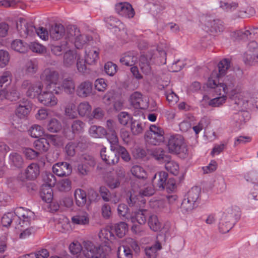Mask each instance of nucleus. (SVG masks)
<instances>
[{
  "instance_id": "obj_49",
  "label": "nucleus",
  "mask_w": 258,
  "mask_h": 258,
  "mask_svg": "<svg viewBox=\"0 0 258 258\" xmlns=\"http://www.w3.org/2000/svg\"><path fill=\"white\" fill-rule=\"evenodd\" d=\"M145 210H140L135 213L134 216L130 217V220L132 222L135 223L137 222L139 224L142 225L145 223L146 221V216L144 214Z\"/></svg>"
},
{
  "instance_id": "obj_11",
  "label": "nucleus",
  "mask_w": 258,
  "mask_h": 258,
  "mask_svg": "<svg viewBox=\"0 0 258 258\" xmlns=\"http://www.w3.org/2000/svg\"><path fill=\"white\" fill-rule=\"evenodd\" d=\"M205 30L212 33L222 32L224 27L223 22L219 19H214L211 17L206 18Z\"/></svg>"
},
{
  "instance_id": "obj_32",
  "label": "nucleus",
  "mask_w": 258,
  "mask_h": 258,
  "mask_svg": "<svg viewBox=\"0 0 258 258\" xmlns=\"http://www.w3.org/2000/svg\"><path fill=\"white\" fill-rule=\"evenodd\" d=\"M11 47L17 52L24 53L28 51L29 47L26 42L20 39H16L12 42Z\"/></svg>"
},
{
  "instance_id": "obj_53",
  "label": "nucleus",
  "mask_w": 258,
  "mask_h": 258,
  "mask_svg": "<svg viewBox=\"0 0 258 258\" xmlns=\"http://www.w3.org/2000/svg\"><path fill=\"white\" fill-rule=\"evenodd\" d=\"M209 120L206 117H204L201 119L198 124L192 127V129L196 135L203 129L204 127H207L209 124Z\"/></svg>"
},
{
  "instance_id": "obj_42",
  "label": "nucleus",
  "mask_w": 258,
  "mask_h": 258,
  "mask_svg": "<svg viewBox=\"0 0 258 258\" xmlns=\"http://www.w3.org/2000/svg\"><path fill=\"white\" fill-rule=\"evenodd\" d=\"M162 248L161 244L157 242L152 246L147 247L145 249V252L148 258H156L157 251Z\"/></svg>"
},
{
  "instance_id": "obj_31",
  "label": "nucleus",
  "mask_w": 258,
  "mask_h": 258,
  "mask_svg": "<svg viewBox=\"0 0 258 258\" xmlns=\"http://www.w3.org/2000/svg\"><path fill=\"white\" fill-rule=\"evenodd\" d=\"M258 33V28L249 29H241L236 32V35L239 39L246 40L252 38V36Z\"/></svg>"
},
{
  "instance_id": "obj_18",
  "label": "nucleus",
  "mask_w": 258,
  "mask_h": 258,
  "mask_svg": "<svg viewBox=\"0 0 258 258\" xmlns=\"http://www.w3.org/2000/svg\"><path fill=\"white\" fill-rule=\"evenodd\" d=\"M168 178V173L165 171L156 173L152 178V183L155 188L158 190L165 188L166 182Z\"/></svg>"
},
{
  "instance_id": "obj_47",
  "label": "nucleus",
  "mask_w": 258,
  "mask_h": 258,
  "mask_svg": "<svg viewBox=\"0 0 258 258\" xmlns=\"http://www.w3.org/2000/svg\"><path fill=\"white\" fill-rule=\"evenodd\" d=\"M132 174L136 177L139 179H145L147 177V173L145 169L141 166L136 165L132 167L131 169Z\"/></svg>"
},
{
  "instance_id": "obj_21",
  "label": "nucleus",
  "mask_w": 258,
  "mask_h": 258,
  "mask_svg": "<svg viewBox=\"0 0 258 258\" xmlns=\"http://www.w3.org/2000/svg\"><path fill=\"white\" fill-rule=\"evenodd\" d=\"M9 163L12 168L20 169L24 164L22 156L17 152H12L9 156Z\"/></svg>"
},
{
  "instance_id": "obj_22",
  "label": "nucleus",
  "mask_w": 258,
  "mask_h": 258,
  "mask_svg": "<svg viewBox=\"0 0 258 258\" xmlns=\"http://www.w3.org/2000/svg\"><path fill=\"white\" fill-rule=\"evenodd\" d=\"M130 102L136 109H144L147 107L146 102L144 101L142 94L139 92H134L130 96Z\"/></svg>"
},
{
  "instance_id": "obj_30",
  "label": "nucleus",
  "mask_w": 258,
  "mask_h": 258,
  "mask_svg": "<svg viewBox=\"0 0 258 258\" xmlns=\"http://www.w3.org/2000/svg\"><path fill=\"white\" fill-rule=\"evenodd\" d=\"M76 204L79 207H84L86 204L87 195L85 191L78 188L75 190L74 192Z\"/></svg>"
},
{
  "instance_id": "obj_5",
  "label": "nucleus",
  "mask_w": 258,
  "mask_h": 258,
  "mask_svg": "<svg viewBox=\"0 0 258 258\" xmlns=\"http://www.w3.org/2000/svg\"><path fill=\"white\" fill-rule=\"evenodd\" d=\"M65 38L73 43L77 49L83 48L84 45L90 40L89 36L81 34L80 30L75 26L67 30Z\"/></svg>"
},
{
  "instance_id": "obj_51",
  "label": "nucleus",
  "mask_w": 258,
  "mask_h": 258,
  "mask_svg": "<svg viewBox=\"0 0 258 258\" xmlns=\"http://www.w3.org/2000/svg\"><path fill=\"white\" fill-rule=\"evenodd\" d=\"M201 189L198 186L192 187L187 192L186 197L190 200H193L197 204L199 203Z\"/></svg>"
},
{
  "instance_id": "obj_2",
  "label": "nucleus",
  "mask_w": 258,
  "mask_h": 258,
  "mask_svg": "<svg viewBox=\"0 0 258 258\" xmlns=\"http://www.w3.org/2000/svg\"><path fill=\"white\" fill-rule=\"evenodd\" d=\"M239 216L238 211L233 208H229L224 212L219 223V230L222 233L228 232L233 227L237 217Z\"/></svg>"
},
{
  "instance_id": "obj_64",
  "label": "nucleus",
  "mask_w": 258,
  "mask_h": 258,
  "mask_svg": "<svg viewBox=\"0 0 258 258\" xmlns=\"http://www.w3.org/2000/svg\"><path fill=\"white\" fill-rule=\"evenodd\" d=\"M15 214L13 212H8L5 214L2 218V223L4 227H8L15 220Z\"/></svg>"
},
{
  "instance_id": "obj_10",
  "label": "nucleus",
  "mask_w": 258,
  "mask_h": 258,
  "mask_svg": "<svg viewBox=\"0 0 258 258\" xmlns=\"http://www.w3.org/2000/svg\"><path fill=\"white\" fill-rule=\"evenodd\" d=\"M43 86L40 83L32 84L29 80H24L22 84L23 89H27L26 94L27 96L33 98L38 96L42 90Z\"/></svg>"
},
{
  "instance_id": "obj_55",
  "label": "nucleus",
  "mask_w": 258,
  "mask_h": 258,
  "mask_svg": "<svg viewBox=\"0 0 258 258\" xmlns=\"http://www.w3.org/2000/svg\"><path fill=\"white\" fill-rule=\"evenodd\" d=\"M113 151H116L124 161L128 162L130 161L131 159L130 155L124 147L120 145L117 146Z\"/></svg>"
},
{
  "instance_id": "obj_48",
  "label": "nucleus",
  "mask_w": 258,
  "mask_h": 258,
  "mask_svg": "<svg viewBox=\"0 0 258 258\" xmlns=\"http://www.w3.org/2000/svg\"><path fill=\"white\" fill-rule=\"evenodd\" d=\"M106 138L110 144L111 150H113L118 145V139L115 131L107 132L105 135Z\"/></svg>"
},
{
  "instance_id": "obj_29",
  "label": "nucleus",
  "mask_w": 258,
  "mask_h": 258,
  "mask_svg": "<svg viewBox=\"0 0 258 258\" xmlns=\"http://www.w3.org/2000/svg\"><path fill=\"white\" fill-rule=\"evenodd\" d=\"M153 157L160 163H164L170 160V156L161 148H155L152 153Z\"/></svg>"
},
{
  "instance_id": "obj_40",
  "label": "nucleus",
  "mask_w": 258,
  "mask_h": 258,
  "mask_svg": "<svg viewBox=\"0 0 258 258\" xmlns=\"http://www.w3.org/2000/svg\"><path fill=\"white\" fill-rule=\"evenodd\" d=\"M243 59L246 65L254 66L257 64H258V52L244 53Z\"/></svg>"
},
{
  "instance_id": "obj_50",
  "label": "nucleus",
  "mask_w": 258,
  "mask_h": 258,
  "mask_svg": "<svg viewBox=\"0 0 258 258\" xmlns=\"http://www.w3.org/2000/svg\"><path fill=\"white\" fill-rule=\"evenodd\" d=\"M127 225L124 222H121L117 223L115 226V231L116 234L119 238L123 237L127 231Z\"/></svg>"
},
{
  "instance_id": "obj_25",
  "label": "nucleus",
  "mask_w": 258,
  "mask_h": 258,
  "mask_svg": "<svg viewBox=\"0 0 258 258\" xmlns=\"http://www.w3.org/2000/svg\"><path fill=\"white\" fill-rule=\"evenodd\" d=\"M114 151L106 152V148H102L100 150V156L102 159L107 164H114L117 163L118 158L116 157Z\"/></svg>"
},
{
  "instance_id": "obj_54",
  "label": "nucleus",
  "mask_w": 258,
  "mask_h": 258,
  "mask_svg": "<svg viewBox=\"0 0 258 258\" xmlns=\"http://www.w3.org/2000/svg\"><path fill=\"white\" fill-rule=\"evenodd\" d=\"M165 168L171 173L176 175L178 173L179 166L178 164L174 161L169 160L165 161Z\"/></svg>"
},
{
  "instance_id": "obj_17",
  "label": "nucleus",
  "mask_w": 258,
  "mask_h": 258,
  "mask_svg": "<svg viewBox=\"0 0 258 258\" xmlns=\"http://www.w3.org/2000/svg\"><path fill=\"white\" fill-rule=\"evenodd\" d=\"M116 12L120 16L132 18L135 15V11L132 5L128 3H120L115 6Z\"/></svg>"
},
{
  "instance_id": "obj_6",
  "label": "nucleus",
  "mask_w": 258,
  "mask_h": 258,
  "mask_svg": "<svg viewBox=\"0 0 258 258\" xmlns=\"http://www.w3.org/2000/svg\"><path fill=\"white\" fill-rule=\"evenodd\" d=\"M247 104V102H245L243 99L238 98L235 100L233 105V109L238 111L234 114L233 118L239 124H243L250 118L249 113L244 110Z\"/></svg>"
},
{
  "instance_id": "obj_13",
  "label": "nucleus",
  "mask_w": 258,
  "mask_h": 258,
  "mask_svg": "<svg viewBox=\"0 0 258 258\" xmlns=\"http://www.w3.org/2000/svg\"><path fill=\"white\" fill-rule=\"evenodd\" d=\"M39 101L45 106L52 107L57 103V98L55 96L53 92L50 91H43L38 96Z\"/></svg>"
},
{
  "instance_id": "obj_60",
  "label": "nucleus",
  "mask_w": 258,
  "mask_h": 258,
  "mask_svg": "<svg viewBox=\"0 0 258 258\" xmlns=\"http://www.w3.org/2000/svg\"><path fill=\"white\" fill-rule=\"evenodd\" d=\"M29 135L33 138H37L43 134L42 127L37 124L32 125L29 130Z\"/></svg>"
},
{
  "instance_id": "obj_41",
  "label": "nucleus",
  "mask_w": 258,
  "mask_h": 258,
  "mask_svg": "<svg viewBox=\"0 0 258 258\" xmlns=\"http://www.w3.org/2000/svg\"><path fill=\"white\" fill-rule=\"evenodd\" d=\"M117 255L118 258H133V253L130 247L125 245H121L118 247Z\"/></svg>"
},
{
  "instance_id": "obj_44",
  "label": "nucleus",
  "mask_w": 258,
  "mask_h": 258,
  "mask_svg": "<svg viewBox=\"0 0 258 258\" xmlns=\"http://www.w3.org/2000/svg\"><path fill=\"white\" fill-rule=\"evenodd\" d=\"M217 94L220 96L211 99L209 103L210 106L214 107H219L225 103L227 98L226 94L221 91L219 92Z\"/></svg>"
},
{
  "instance_id": "obj_56",
  "label": "nucleus",
  "mask_w": 258,
  "mask_h": 258,
  "mask_svg": "<svg viewBox=\"0 0 258 258\" xmlns=\"http://www.w3.org/2000/svg\"><path fill=\"white\" fill-rule=\"evenodd\" d=\"M61 128L60 123L55 118H52L47 124V130L51 133H57Z\"/></svg>"
},
{
  "instance_id": "obj_45",
  "label": "nucleus",
  "mask_w": 258,
  "mask_h": 258,
  "mask_svg": "<svg viewBox=\"0 0 258 258\" xmlns=\"http://www.w3.org/2000/svg\"><path fill=\"white\" fill-rule=\"evenodd\" d=\"M148 224L150 229L154 231H158L161 228V224L155 215H152L149 217Z\"/></svg>"
},
{
  "instance_id": "obj_62",
  "label": "nucleus",
  "mask_w": 258,
  "mask_h": 258,
  "mask_svg": "<svg viewBox=\"0 0 258 258\" xmlns=\"http://www.w3.org/2000/svg\"><path fill=\"white\" fill-rule=\"evenodd\" d=\"M71 181L68 178L63 179L59 181L57 187L61 191H68L71 189Z\"/></svg>"
},
{
  "instance_id": "obj_35",
  "label": "nucleus",
  "mask_w": 258,
  "mask_h": 258,
  "mask_svg": "<svg viewBox=\"0 0 258 258\" xmlns=\"http://www.w3.org/2000/svg\"><path fill=\"white\" fill-rule=\"evenodd\" d=\"M72 222L74 224L86 225L89 223V218L87 213H82L72 217Z\"/></svg>"
},
{
  "instance_id": "obj_26",
  "label": "nucleus",
  "mask_w": 258,
  "mask_h": 258,
  "mask_svg": "<svg viewBox=\"0 0 258 258\" xmlns=\"http://www.w3.org/2000/svg\"><path fill=\"white\" fill-rule=\"evenodd\" d=\"M99 49L96 48L86 47L85 49V61L88 64H94L99 58Z\"/></svg>"
},
{
  "instance_id": "obj_9",
  "label": "nucleus",
  "mask_w": 258,
  "mask_h": 258,
  "mask_svg": "<svg viewBox=\"0 0 258 258\" xmlns=\"http://www.w3.org/2000/svg\"><path fill=\"white\" fill-rule=\"evenodd\" d=\"M41 79L48 84L47 88L51 85H56L59 81V73L53 68H47L44 70L40 76Z\"/></svg>"
},
{
  "instance_id": "obj_61",
  "label": "nucleus",
  "mask_w": 258,
  "mask_h": 258,
  "mask_svg": "<svg viewBox=\"0 0 258 258\" xmlns=\"http://www.w3.org/2000/svg\"><path fill=\"white\" fill-rule=\"evenodd\" d=\"M85 123L80 120H74L71 125L72 132L73 134H80L83 132Z\"/></svg>"
},
{
  "instance_id": "obj_33",
  "label": "nucleus",
  "mask_w": 258,
  "mask_h": 258,
  "mask_svg": "<svg viewBox=\"0 0 258 258\" xmlns=\"http://www.w3.org/2000/svg\"><path fill=\"white\" fill-rule=\"evenodd\" d=\"M77 54L76 51L69 50L63 55V64L67 67L73 65L77 59Z\"/></svg>"
},
{
  "instance_id": "obj_16",
  "label": "nucleus",
  "mask_w": 258,
  "mask_h": 258,
  "mask_svg": "<svg viewBox=\"0 0 258 258\" xmlns=\"http://www.w3.org/2000/svg\"><path fill=\"white\" fill-rule=\"evenodd\" d=\"M52 171L58 176H67L71 174L72 168L71 165L67 162H59L53 166Z\"/></svg>"
},
{
  "instance_id": "obj_36",
  "label": "nucleus",
  "mask_w": 258,
  "mask_h": 258,
  "mask_svg": "<svg viewBox=\"0 0 258 258\" xmlns=\"http://www.w3.org/2000/svg\"><path fill=\"white\" fill-rule=\"evenodd\" d=\"M34 145L36 150L41 152H46L50 147L49 142L44 138H40L35 141Z\"/></svg>"
},
{
  "instance_id": "obj_4",
  "label": "nucleus",
  "mask_w": 258,
  "mask_h": 258,
  "mask_svg": "<svg viewBox=\"0 0 258 258\" xmlns=\"http://www.w3.org/2000/svg\"><path fill=\"white\" fill-rule=\"evenodd\" d=\"M144 139L146 144L158 146L164 141V131L162 128L156 125H151L149 130L146 132Z\"/></svg>"
},
{
  "instance_id": "obj_58",
  "label": "nucleus",
  "mask_w": 258,
  "mask_h": 258,
  "mask_svg": "<svg viewBox=\"0 0 258 258\" xmlns=\"http://www.w3.org/2000/svg\"><path fill=\"white\" fill-rule=\"evenodd\" d=\"M245 180L254 184H258V171L252 170L248 172L245 175Z\"/></svg>"
},
{
  "instance_id": "obj_39",
  "label": "nucleus",
  "mask_w": 258,
  "mask_h": 258,
  "mask_svg": "<svg viewBox=\"0 0 258 258\" xmlns=\"http://www.w3.org/2000/svg\"><path fill=\"white\" fill-rule=\"evenodd\" d=\"M230 60L228 58L222 59L218 64L219 73H216L218 78L222 77L225 75L227 70L230 68Z\"/></svg>"
},
{
  "instance_id": "obj_46",
  "label": "nucleus",
  "mask_w": 258,
  "mask_h": 258,
  "mask_svg": "<svg viewBox=\"0 0 258 258\" xmlns=\"http://www.w3.org/2000/svg\"><path fill=\"white\" fill-rule=\"evenodd\" d=\"M145 125L137 120L131 122V130L134 135L138 136L142 134L144 130Z\"/></svg>"
},
{
  "instance_id": "obj_24",
  "label": "nucleus",
  "mask_w": 258,
  "mask_h": 258,
  "mask_svg": "<svg viewBox=\"0 0 258 258\" xmlns=\"http://www.w3.org/2000/svg\"><path fill=\"white\" fill-rule=\"evenodd\" d=\"M59 90H63L68 94H73L75 91V84L71 77H68L62 80L60 86L58 87Z\"/></svg>"
},
{
  "instance_id": "obj_7",
  "label": "nucleus",
  "mask_w": 258,
  "mask_h": 258,
  "mask_svg": "<svg viewBox=\"0 0 258 258\" xmlns=\"http://www.w3.org/2000/svg\"><path fill=\"white\" fill-rule=\"evenodd\" d=\"M15 219H17V226L20 225L21 227L28 226L30 224L31 221L34 216V213L27 209L22 207H19L15 209Z\"/></svg>"
},
{
  "instance_id": "obj_28",
  "label": "nucleus",
  "mask_w": 258,
  "mask_h": 258,
  "mask_svg": "<svg viewBox=\"0 0 258 258\" xmlns=\"http://www.w3.org/2000/svg\"><path fill=\"white\" fill-rule=\"evenodd\" d=\"M152 59L151 55L146 54L142 55L140 59V69L143 73L148 75L150 73L151 67L150 66V61Z\"/></svg>"
},
{
  "instance_id": "obj_8",
  "label": "nucleus",
  "mask_w": 258,
  "mask_h": 258,
  "mask_svg": "<svg viewBox=\"0 0 258 258\" xmlns=\"http://www.w3.org/2000/svg\"><path fill=\"white\" fill-rule=\"evenodd\" d=\"M16 28L21 37L27 38L35 35V27L23 18H19L17 21Z\"/></svg>"
},
{
  "instance_id": "obj_23",
  "label": "nucleus",
  "mask_w": 258,
  "mask_h": 258,
  "mask_svg": "<svg viewBox=\"0 0 258 258\" xmlns=\"http://www.w3.org/2000/svg\"><path fill=\"white\" fill-rule=\"evenodd\" d=\"M66 32L63 26L60 24H56L52 26L49 30L50 37L54 40H58L65 35Z\"/></svg>"
},
{
  "instance_id": "obj_15",
  "label": "nucleus",
  "mask_w": 258,
  "mask_h": 258,
  "mask_svg": "<svg viewBox=\"0 0 258 258\" xmlns=\"http://www.w3.org/2000/svg\"><path fill=\"white\" fill-rule=\"evenodd\" d=\"M138 60V53L135 51H129L121 54L119 61L122 65L132 67L137 62Z\"/></svg>"
},
{
  "instance_id": "obj_59",
  "label": "nucleus",
  "mask_w": 258,
  "mask_h": 258,
  "mask_svg": "<svg viewBox=\"0 0 258 258\" xmlns=\"http://www.w3.org/2000/svg\"><path fill=\"white\" fill-rule=\"evenodd\" d=\"M238 4L235 2L228 3L220 2V7L224 11L227 12H232L236 10L238 7Z\"/></svg>"
},
{
  "instance_id": "obj_43",
  "label": "nucleus",
  "mask_w": 258,
  "mask_h": 258,
  "mask_svg": "<svg viewBox=\"0 0 258 258\" xmlns=\"http://www.w3.org/2000/svg\"><path fill=\"white\" fill-rule=\"evenodd\" d=\"M92 107L87 102L80 103L78 107V113L81 116H89Z\"/></svg>"
},
{
  "instance_id": "obj_52",
  "label": "nucleus",
  "mask_w": 258,
  "mask_h": 258,
  "mask_svg": "<svg viewBox=\"0 0 258 258\" xmlns=\"http://www.w3.org/2000/svg\"><path fill=\"white\" fill-rule=\"evenodd\" d=\"M65 114L70 118H75L77 117L76 107L74 103L70 102L66 105Z\"/></svg>"
},
{
  "instance_id": "obj_27",
  "label": "nucleus",
  "mask_w": 258,
  "mask_h": 258,
  "mask_svg": "<svg viewBox=\"0 0 258 258\" xmlns=\"http://www.w3.org/2000/svg\"><path fill=\"white\" fill-rule=\"evenodd\" d=\"M40 169L38 164H30L25 170V175L29 180H34L39 175Z\"/></svg>"
},
{
  "instance_id": "obj_19",
  "label": "nucleus",
  "mask_w": 258,
  "mask_h": 258,
  "mask_svg": "<svg viewBox=\"0 0 258 258\" xmlns=\"http://www.w3.org/2000/svg\"><path fill=\"white\" fill-rule=\"evenodd\" d=\"M235 82V79L233 76H227L224 79L223 83H220L218 87L221 88V92L226 95L230 92L234 94Z\"/></svg>"
},
{
  "instance_id": "obj_1",
  "label": "nucleus",
  "mask_w": 258,
  "mask_h": 258,
  "mask_svg": "<svg viewBox=\"0 0 258 258\" xmlns=\"http://www.w3.org/2000/svg\"><path fill=\"white\" fill-rule=\"evenodd\" d=\"M167 147L170 153L178 154L185 158L188 155V149L183 138L179 135L171 136L168 140Z\"/></svg>"
},
{
  "instance_id": "obj_38",
  "label": "nucleus",
  "mask_w": 258,
  "mask_h": 258,
  "mask_svg": "<svg viewBox=\"0 0 258 258\" xmlns=\"http://www.w3.org/2000/svg\"><path fill=\"white\" fill-rule=\"evenodd\" d=\"M89 133L93 138H100L105 136L106 131L102 126L92 125L89 129Z\"/></svg>"
},
{
  "instance_id": "obj_20",
  "label": "nucleus",
  "mask_w": 258,
  "mask_h": 258,
  "mask_svg": "<svg viewBox=\"0 0 258 258\" xmlns=\"http://www.w3.org/2000/svg\"><path fill=\"white\" fill-rule=\"evenodd\" d=\"M92 83L89 81L81 83L77 87L76 94L81 98H85L92 93Z\"/></svg>"
},
{
  "instance_id": "obj_12",
  "label": "nucleus",
  "mask_w": 258,
  "mask_h": 258,
  "mask_svg": "<svg viewBox=\"0 0 258 258\" xmlns=\"http://www.w3.org/2000/svg\"><path fill=\"white\" fill-rule=\"evenodd\" d=\"M32 109V103L27 99L23 98L18 102L15 109L16 115L20 118H25Z\"/></svg>"
},
{
  "instance_id": "obj_57",
  "label": "nucleus",
  "mask_w": 258,
  "mask_h": 258,
  "mask_svg": "<svg viewBox=\"0 0 258 258\" xmlns=\"http://www.w3.org/2000/svg\"><path fill=\"white\" fill-rule=\"evenodd\" d=\"M141 200H139L136 196H134L131 195L129 199L127 200V203L130 207H135L138 208L141 207V204H145V200L143 199L142 197H140Z\"/></svg>"
},
{
  "instance_id": "obj_3",
  "label": "nucleus",
  "mask_w": 258,
  "mask_h": 258,
  "mask_svg": "<svg viewBox=\"0 0 258 258\" xmlns=\"http://www.w3.org/2000/svg\"><path fill=\"white\" fill-rule=\"evenodd\" d=\"M83 253L86 258H106L107 248L104 246H96L89 240L84 241Z\"/></svg>"
},
{
  "instance_id": "obj_63",
  "label": "nucleus",
  "mask_w": 258,
  "mask_h": 258,
  "mask_svg": "<svg viewBox=\"0 0 258 258\" xmlns=\"http://www.w3.org/2000/svg\"><path fill=\"white\" fill-rule=\"evenodd\" d=\"M25 68L27 74L33 75L37 72L38 64L36 61L30 60L26 63Z\"/></svg>"
},
{
  "instance_id": "obj_37",
  "label": "nucleus",
  "mask_w": 258,
  "mask_h": 258,
  "mask_svg": "<svg viewBox=\"0 0 258 258\" xmlns=\"http://www.w3.org/2000/svg\"><path fill=\"white\" fill-rule=\"evenodd\" d=\"M198 204L193 200H190L189 199L186 197L185 198L181 205V208L183 213H188L191 212L194 209L197 207Z\"/></svg>"
},
{
  "instance_id": "obj_14",
  "label": "nucleus",
  "mask_w": 258,
  "mask_h": 258,
  "mask_svg": "<svg viewBox=\"0 0 258 258\" xmlns=\"http://www.w3.org/2000/svg\"><path fill=\"white\" fill-rule=\"evenodd\" d=\"M19 97V93L15 86L4 87L3 89H1L0 90V101H3L4 99L15 101Z\"/></svg>"
},
{
  "instance_id": "obj_34",
  "label": "nucleus",
  "mask_w": 258,
  "mask_h": 258,
  "mask_svg": "<svg viewBox=\"0 0 258 258\" xmlns=\"http://www.w3.org/2000/svg\"><path fill=\"white\" fill-rule=\"evenodd\" d=\"M40 196L43 201L50 203L53 199L52 189L47 185H43L41 189Z\"/></svg>"
}]
</instances>
